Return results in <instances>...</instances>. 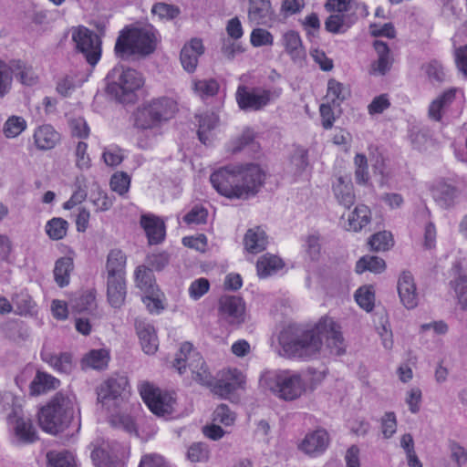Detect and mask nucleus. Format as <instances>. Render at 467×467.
<instances>
[{"mask_svg": "<svg viewBox=\"0 0 467 467\" xmlns=\"http://www.w3.org/2000/svg\"><path fill=\"white\" fill-rule=\"evenodd\" d=\"M238 169V199H248L254 196L262 187L265 173L257 164L237 165Z\"/></svg>", "mask_w": 467, "mask_h": 467, "instance_id": "6e6552de", "label": "nucleus"}, {"mask_svg": "<svg viewBox=\"0 0 467 467\" xmlns=\"http://www.w3.org/2000/svg\"><path fill=\"white\" fill-rule=\"evenodd\" d=\"M291 163L296 167V172L304 171L308 165L307 150L303 148L296 149L291 157Z\"/></svg>", "mask_w": 467, "mask_h": 467, "instance_id": "774afa93", "label": "nucleus"}, {"mask_svg": "<svg viewBox=\"0 0 467 467\" xmlns=\"http://www.w3.org/2000/svg\"><path fill=\"white\" fill-rule=\"evenodd\" d=\"M160 296L161 295L159 289L154 291L152 294H146L145 296L142 297V301L150 313L159 314L165 308L162 299Z\"/></svg>", "mask_w": 467, "mask_h": 467, "instance_id": "680f3d73", "label": "nucleus"}, {"mask_svg": "<svg viewBox=\"0 0 467 467\" xmlns=\"http://www.w3.org/2000/svg\"><path fill=\"white\" fill-rule=\"evenodd\" d=\"M173 367L180 374H183L188 368L192 372V378L202 385H211L213 376L207 368V366L201 356L190 342L182 344L179 352L173 362Z\"/></svg>", "mask_w": 467, "mask_h": 467, "instance_id": "0eeeda50", "label": "nucleus"}, {"mask_svg": "<svg viewBox=\"0 0 467 467\" xmlns=\"http://www.w3.org/2000/svg\"><path fill=\"white\" fill-rule=\"evenodd\" d=\"M72 39L86 61L92 67L97 65L101 57L100 37L94 31L80 26L73 32Z\"/></svg>", "mask_w": 467, "mask_h": 467, "instance_id": "1a4fd4ad", "label": "nucleus"}, {"mask_svg": "<svg viewBox=\"0 0 467 467\" xmlns=\"http://www.w3.org/2000/svg\"><path fill=\"white\" fill-rule=\"evenodd\" d=\"M193 90L202 98L213 97L219 90V84L214 79L193 81Z\"/></svg>", "mask_w": 467, "mask_h": 467, "instance_id": "864d4df0", "label": "nucleus"}, {"mask_svg": "<svg viewBox=\"0 0 467 467\" xmlns=\"http://www.w3.org/2000/svg\"><path fill=\"white\" fill-rule=\"evenodd\" d=\"M456 91V88H449L431 103L428 114L431 119L441 120L442 111L453 102Z\"/></svg>", "mask_w": 467, "mask_h": 467, "instance_id": "cd10ccee", "label": "nucleus"}, {"mask_svg": "<svg viewBox=\"0 0 467 467\" xmlns=\"http://www.w3.org/2000/svg\"><path fill=\"white\" fill-rule=\"evenodd\" d=\"M244 244L247 252L258 254L266 248L267 236L260 227L249 229L244 235Z\"/></svg>", "mask_w": 467, "mask_h": 467, "instance_id": "c85d7f7f", "label": "nucleus"}, {"mask_svg": "<svg viewBox=\"0 0 467 467\" xmlns=\"http://www.w3.org/2000/svg\"><path fill=\"white\" fill-rule=\"evenodd\" d=\"M140 394L155 415L165 416L172 413L174 399L171 394L162 392L149 383L140 385Z\"/></svg>", "mask_w": 467, "mask_h": 467, "instance_id": "9b49d317", "label": "nucleus"}, {"mask_svg": "<svg viewBox=\"0 0 467 467\" xmlns=\"http://www.w3.org/2000/svg\"><path fill=\"white\" fill-rule=\"evenodd\" d=\"M91 202L96 207L97 212L108 211L113 205V199L102 191H99L97 193H92Z\"/></svg>", "mask_w": 467, "mask_h": 467, "instance_id": "0e129e2a", "label": "nucleus"}, {"mask_svg": "<svg viewBox=\"0 0 467 467\" xmlns=\"http://www.w3.org/2000/svg\"><path fill=\"white\" fill-rule=\"evenodd\" d=\"M209 288V281L206 278H199L191 284L189 295L192 299L197 300L206 294Z\"/></svg>", "mask_w": 467, "mask_h": 467, "instance_id": "338daca9", "label": "nucleus"}, {"mask_svg": "<svg viewBox=\"0 0 467 467\" xmlns=\"http://www.w3.org/2000/svg\"><path fill=\"white\" fill-rule=\"evenodd\" d=\"M156 44L157 37L152 27L125 28L116 41L115 53L119 57L131 55L145 57L154 52Z\"/></svg>", "mask_w": 467, "mask_h": 467, "instance_id": "20e7f679", "label": "nucleus"}, {"mask_svg": "<svg viewBox=\"0 0 467 467\" xmlns=\"http://www.w3.org/2000/svg\"><path fill=\"white\" fill-rule=\"evenodd\" d=\"M260 386L265 390L284 400L298 399L305 391V382L300 373L290 369H275L264 372L260 377Z\"/></svg>", "mask_w": 467, "mask_h": 467, "instance_id": "7ed1b4c3", "label": "nucleus"}, {"mask_svg": "<svg viewBox=\"0 0 467 467\" xmlns=\"http://www.w3.org/2000/svg\"><path fill=\"white\" fill-rule=\"evenodd\" d=\"M11 77L13 75L26 86H33L37 81V76L31 66H27L20 60H12L9 64Z\"/></svg>", "mask_w": 467, "mask_h": 467, "instance_id": "72a5a7b5", "label": "nucleus"}, {"mask_svg": "<svg viewBox=\"0 0 467 467\" xmlns=\"http://www.w3.org/2000/svg\"><path fill=\"white\" fill-rule=\"evenodd\" d=\"M348 229L355 232L366 227L371 221V211L365 204H358L348 216Z\"/></svg>", "mask_w": 467, "mask_h": 467, "instance_id": "58836bf2", "label": "nucleus"}, {"mask_svg": "<svg viewBox=\"0 0 467 467\" xmlns=\"http://www.w3.org/2000/svg\"><path fill=\"white\" fill-rule=\"evenodd\" d=\"M68 223L62 218H53L47 223L46 233L52 240H60L67 234Z\"/></svg>", "mask_w": 467, "mask_h": 467, "instance_id": "49530a36", "label": "nucleus"}, {"mask_svg": "<svg viewBox=\"0 0 467 467\" xmlns=\"http://www.w3.org/2000/svg\"><path fill=\"white\" fill-rule=\"evenodd\" d=\"M207 210L201 206H194L183 217L187 224H201L205 223L207 219Z\"/></svg>", "mask_w": 467, "mask_h": 467, "instance_id": "e2e57ef3", "label": "nucleus"}, {"mask_svg": "<svg viewBox=\"0 0 467 467\" xmlns=\"http://www.w3.org/2000/svg\"><path fill=\"white\" fill-rule=\"evenodd\" d=\"M250 42L254 47L272 46L274 43V36L266 29L257 27L252 31Z\"/></svg>", "mask_w": 467, "mask_h": 467, "instance_id": "6e6d98bb", "label": "nucleus"}, {"mask_svg": "<svg viewBox=\"0 0 467 467\" xmlns=\"http://www.w3.org/2000/svg\"><path fill=\"white\" fill-rule=\"evenodd\" d=\"M140 224L147 234L150 244H157L164 240L165 224L159 217L153 214L141 215Z\"/></svg>", "mask_w": 467, "mask_h": 467, "instance_id": "aec40b11", "label": "nucleus"}, {"mask_svg": "<svg viewBox=\"0 0 467 467\" xmlns=\"http://www.w3.org/2000/svg\"><path fill=\"white\" fill-rule=\"evenodd\" d=\"M176 111L177 103L172 99H156L138 109L135 125L140 130H151L171 119Z\"/></svg>", "mask_w": 467, "mask_h": 467, "instance_id": "423d86ee", "label": "nucleus"}, {"mask_svg": "<svg viewBox=\"0 0 467 467\" xmlns=\"http://www.w3.org/2000/svg\"><path fill=\"white\" fill-rule=\"evenodd\" d=\"M282 44L294 61L302 60L304 58L305 51L297 32L288 31L285 33L282 37Z\"/></svg>", "mask_w": 467, "mask_h": 467, "instance_id": "473e14b6", "label": "nucleus"}, {"mask_svg": "<svg viewBox=\"0 0 467 467\" xmlns=\"http://www.w3.org/2000/svg\"><path fill=\"white\" fill-rule=\"evenodd\" d=\"M340 329V326L333 318L325 317L313 329H285L280 333L278 340L283 355L288 358H310L316 356L321 348L323 338H326L330 352L339 356L346 349Z\"/></svg>", "mask_w": 467, "mask_h": 467, "instance_id": "f257e3e1", "label": "nucleus"}, {"mask_svg": "<svg viewBox=\"0 0 467 467\" xmlns=\"http://www.w3.org/2000/svg\"><path fill=\"white\" fill-rule=\"evenodd\" d=\"M220 317L233 326H239L245 319V305L243 299L236 296H223L219 299Z\"/></svg>", "mask_w": 467, "mask_h": 467, "instance_id": "ddd939ff", "label": "nucleus"}, {"mask_svg": "<svg viewBox=\"0 0 467 467\" xmlns=\"http://www.w3.org/2000/svg\"><path fill=\"white\" fill-rule=\"evenodd\" d=\"M136 330L143 351L153 354L158 348V337L154 327L145 321L136 322Z\"/></svg>", "mask_w": 467, "mask_h": 467, "instance_id": "b1692460", "label": "nucleus"}, {"mask_svg": "<svg viewBox=\"0 0 467 467\" xmlns=\"http://www.w3.org/2000/svg\"><path fill=\"white\" fill-rule=\"evenodd\" d=\"M368 244L373 251H386L393 245L392 234L389 232L383 231L373 234Z\"/></svg>", "mask_w": 467, "mask_h": 467, "instance_id": "8fccbe9b", "label": "nucleus"}, {"mask_svg": "<svg viewBox=\"0 0 467 467\" xmlns=\"http://www.w3.org/2000/svg\"><path fill=\"white\" fill-rule=\"evenodd\" d=\"M454 280L451 282L459 303L462 308H467V262L459 261L451 268Z\"/></svg>", "mask_w": 467, "mask_h": 467, "instance_id": "a211bd4d", "label": "nucleus"}, {"mask_svg": "<svg viewBox=\"0 0 467 467\" xmlns=\"http://www.w3.org/2000/svg\"><path fill=\"white\" fill-rule=\"evenodd\" d=\"M374 48L379 57L378 60L372 64V72L385 75L392 65L389 48L385 42L379 40L374 42Z\"/></svg>", "mask_w": 467, "mask_h": 467, "instance_id": "7c9ffc66", "label": "nucleus"}, {"mask_svg": "<svg viewBox=\"0 0 467 467\" xmlns=\"http://www.w3.org/2000/svg\"><path fill=\"white\" fill-rule=\"evenodd\" d=\"M58 385L59 380L52 375L37 371L30 384V389L32 394L39 395L46 391L57 389Z\"/></svg>", "mask_w": 467, "mask_h": 467, "instance_id": "c9c22d12", "label": "nucleus"}, {"mask_svg": "<svg viewBox=\"0 0 467 467\" xmlns=\"http://www.w3.org/2000/svg\"><path fill=\"white\" fill-rule=\"evenodd\" d=\"M0 413L6 415L8 422H12L14 416L22 414V408L11 392L0 393Z\"/></svg>", "mask_w": 467, "mask_h": 467, "instance_id": "79ce46f5", "label": "nucleus"}, {"mask_svg": "<svg viewBox=\"0 0 467 467\" xmlns=\"http://www.w3.org/2000/svg\"><path fill=\"white\" fill-rule=\"evenodd\" d=\"M126 295L125 277L107 276V298L112 307H121L125 302Z\"/></svg>", "mask_w": 467, "mask_h": 467, "instance_id": "5701e85b", "label": "nucleus"}, {"mask_svg": "<svg viewBox=\"0 0 467 467\" xmlns=\"http://www.w3.org/2000/svg\"><path fill=\"white\" fill-rule=\"evenodd\" d=\"M33 140L37 150H49L59 143L61 136L52 125L43 124L34 130Z\"/></svg>", "mask_w": 467, "mask_h": 467, "instance_id": "f3484780", "label": "nucleus"}, {"mask_svg": "<svg viewBox=\"0 0 467 467\" xmlns=\"http://www.w3.org/2000/svg\"><path fill=\"white\" fill-rule=\"evenodd\" d=\"M349 97L350 89L347 85L335 78L328 80L326 98L334 107H339L341 103Z\"/></svg>", "mask_w": 467, "mask_h": 467, "instance_id": "f704fd0d", "label": "nucleus"}, {"mask_svg": "<svg viewBox=\"0 0 467 467\" xmlns=\"http://www.w3.org/2000/svg\"><path fill=\"white\" fill-rule=\"evenodd\" d=\"M282 267V260L278 256L269 254L261 256L256 264L257 275L261 278H265L275 274Z\"/></svg>", "mask_w": 467, "mask_h": 467, "instance_id": "ea45409f", "label": "nucleus"}, {"mask_svg": "<svg viewBox=\"0 0 467 467\" xmlns=\"http://www.w3.org/2000/svg\"><path fill=\"white\" fill-rule=\"evenodd\" d=\"M12 80L9 64L0 60V98L5 97L10 91Z\"/></svg>", "mask_w": 467, "mask_h": 467, "instance_id": "13d9d810", "label": "nucleus"}, {"mask_svg": "<svg viewBox=\"0 0 467 467\" xmlns=\"http://www.w3.org/2000/svg\"><path fill=\"white\" fill-rule=\"evenodd\" d=\"M109 359V352L105 349H93L87 353L82 360L83 368L103 369L108 366Z\"/></svg>", "mask_w": 467, "mask_h": 467, "instance_id": "a19ab883", "label": "nucleus"}, {"mask_svg": "<svg viewBox=\"0 0 467 467\" xmlns=\"http://www.w3.org/2000/svg\"><path fill=\"white\" fill-rule=\"evenodd\" d=\"M126 262L127 257L121 250H110L106 262L107 276L125 277Z\"/></svg>", "mask_w": 467, "mask_h": 467, "instance_id": "bb28decb", "label": "nucleus"}, {"mask_svg": "<svg viewBox=\"0 0 467 467\" xmlns=\"http://www.w3.org/2000/svg\"><path fill=\"white\" fill-rule=\"evenodd\" d=\"M234 384L235 383H228V381H226L225 372L223 370L220 378L213 385V391L222 398H227L235 391ZM210 386H212V384Z\"/></svg>", "mask_w": 467, "mask_h": 467, "instance_id": "bf43d9fd", "label": "nucleus"}, {"mask_svg": "<svg viewBox=\"0 0 467 467\" xmlns=\"http://www.w3.org/2000/svg\"><path fill=\"white\" fill-rule=\"evenodd\" d=\"M130 184V178L125 172L115 173L110 179V187L112 191L118 192L119 195H124L128 192Z\"/></svg>", "mask_w": 467, "mask_h": 467, "instance_id": "052dcab7", "label": "nucleus"}, {"mask_svg": "<svg viewBox=\"0 0 467 467\" xmlns=\"http://www.w3.org/2000/svg\"><path fill=\"white\" fill-rule=\"evenodd\" d=\"M108 447L102 446L93 450L91 459L96 467H124L115 451H109Z\"/></svg>", "mask_w": 467, "mask_h": 467, "instance_id": "c756f323", "label": "nucleus"}, {"mask_svg": "<svg viewBox=\"0 0 467 467\" xmlns=\"http://www.w3.org/2000/svg\"><path fill=\"white\" fill-rule=\"evenodd\" d=\"M107 91L120 102L129 101V97L144 83L140 72L122 65L114 67L106 77Z\"/></svg>", "mask_w": 467, "mask_h": 467, "instance_id": "39448f33", "label": "nucleus"}, {"mask_svg": "<svg viewBox=\"0 0 467 467\" xmlns=\"http://www.w3.org/2000/svg\"><path fill=\"white\" fill-rule=\"evenodd\" d=\"M347 16L343 13L330 15L325 21V28L332 34H343L349 28Z\"/></svg>", "mask_w": 467, "mask_h": 467, "instance_id": "a18cd8bd", "label": "nucleus"}, {"mask_svg": "<svg viewBox=\"0 0 467 467\" xmlns=\"http://www.w3.org/2000/svg\"><path fill=\"white\" fill-rule=\"evenodd\" d=\"M433 197L441 207L449 208L454 203L457 197V190L455 187L446 183L440 184L433 191Z\"/></svg>", "mask_w": 467, "mask_h": 467, "instance_id": "37998d69", "label": "nucleus"}, {"mask_svg": "<svg viewBox=\"0 0 467 467\" xmlns=\"http://www.w3.org/2000/svg\"><path fill=\"white\" fill-rule=\"evenodd\" d=\"M16 436L26 443L34 442L37 439L36 431L30 419H26L22 414L14 416L12 422Z\"/></svg>", "mask_w": 467, "mask_h": 467, "instance_id": "393cba45", "label": "nucleus"}, {"mask_svg": "<svg viewBox=\"0 0 467 467\" xmlns=\"http://www.w3.org/2000/svg\"><path fill=\"white\" fill-rule=\"evenodd\" d=\"M355 299L358 305L369 312L374 307V293L368 287H360L355 294Z\"/></svg>", "mask_w": 467, "mask_h": 467, "instance_id": "4d7b16f0", "label": "nucleus"}, {"mask_svg": "<svg viewBox=\"0 0 467 467\" xmlns=\"http://www.w3.org/2000/svg\"><path fill=\"white\" fill-rule=\"evenodd\" d=\"M355 179L358 184H366L369 180L367 157L362 153L356 154L354 158Z\"/></svg>", "mask_w": 467, "mask_h": 467, "instance_id": "3c124183", "label": "nucleus"}, {"mask_svg": "<svg viewBox=\"0 0 467 467\" xmlns=\"http://www.w3.org/2000/svg\"><path fill=\"white\" fill-rule=\"evenodd\" d=\"M385 268V261L379 256L366 255L361 257L356 264V272L358 274H362L365 271L379 274L384 271Z\"/></svg>", "mask_w": 467, "mask_h": 467, "instance_id": "c03bdc74", "label": "nucleus"}, {"mask_svg": "<svg viewBox=\"0 0 467 467\" xmlns=\"http://www.w3.org/2000/svg\"><path fill=\"white\" fill-rule=\"evenodd\" d=\"M238 169L237 165H227L212 173L210 177L213 187L227 198L238 199Z\"/></svg>", "mask_w": 467, "mask_h": 467, "instance_id": "f8f14e48", "label": "nucleus"}, {"mask_svg": "<svg viewBox=\"0 0 467 467\" xmlns=\"http://www.w3.org/2000/svg\"><path fill=\"white\" fill-rule=\"evenodd\" d=\"M198 118V138L202 143L207 145L212 141V130L217 126L219 118L214 112H205Z\"/></svg>", "mask_w": 467, "mask_h": 467, "instance_id": "2f4dec72", "label": "nucleus"}, {"mask_svg": "<svg viewBox=\"0 0 467 467\" xmlns=\"http://www.w3.org/2000/svg\"><path fill=\"white\" fill-rule=\"evenodd\" d=\"M73 268L74 263L71 257L64 256L56 261L54 278L58 286L64 287L69 284V277Z\"/></svg>", "mask_w": 467, "mask_h": 467, "instance_id": "4c0bfd02", "label": "nucleus"}, {"mask_svg": "<svg viewBox=\"0 0 467 467\" xmlns=\"http://www.w3.org/2000/svg\"><path fill=\"white\" fill-rule=\"evenodd\" d=\"M204 52L202 42L199 38H192L188 44L184 45L181 51L180 59L182 67L187 72H193L198 65V59Z\"/></svg>", "mask_w": 467, "mask_h": 467, "instance_id": "6ab92c4d", "label": "nucleus"}, {"mask_svg": "<svg viewBox=\"0 0 467 467\" xmlns=\"http://www.w3.org/2000/svg\"><path fill=\"white\" fill-rule=\"evenodd\" d=\"M328 445V434L325 430H317L304 439L301 448L307 454L322 452Z\"/></svg>", "mask_w": 467, "mask_h": 467, "instance_id": "a878e982", "label": "nucleus"}, {"mask_svg": "<svg viewBox=\"0 0 467 467\" xmlns=\"http://www.w3.org/2000/svg\"><path fill=\"white\" fill-rule=\"evenodd\" d=\"M47 456L48 467H75L74 456L69 451H50Z\"/></svg>", "mask_w": 467, "mask_h": 467, "instance_id": "de8ad7c7", "label": "nucleus"}, {"mask_svg": "<svg viewBox=\"0 0 467 467\" xmlns=\"http://www.w3.org/2000/svg\"><path fill=\"white\" fill-rule=\"evenodd\" d=\"M280 92L263 88L248 89L244 86L237 88L235 97L239 108L244 111H258L264 109L269 102L278 98Z\"/></svg>", "mask_w": 467, "mask_h": 467, "instance_id": "9d476101", "label": "nucleus"}, {"mask_svg": "<svg viewBox=\"0 0 467 467\" xmlns=\"http://www.w3.org/2000/svg\"><path fill=\"white\" fill-rule=\"evenodd\" d=\"M75 397L57 392L38 413L43 431L57 434L65 431L74 419Z\"/></svg>", "mask_w": 467, "mask_h": 467, "instance_id": "f03ea898", "label": "nucleus"}, {"mask_svg": "<svg viewBox=\"0 0 467 467\" xmlns=\"http://www.w3.org/2000/svg\"><path fill=\"white\" fill-rule=\"evenodd\" d=\"M151 12L160 18L172 19L179 14V9L171 5L157 3L152 6Z\"/></svg>", "mask_w": 467, "mask_h": 467, "instance_id": "69168bd1", "label": "nucleus"}, {"mask_svg": "<svg viewBox=\"0 0 467 467\" xmlns=\"http://www.w3.org/2000/svg\"><path fill=\"white\" fill-rule=\"evenodd\" d=\"M332 190L335 198L339 204L350 208L355 201L356 195L351 180L348 177L339 176L333 182Z\"/></svg>", "mask_w": 467, "mask_h": 467, "instance_id": "412c9836", "label": "nucleus"}, {"mask_svg": "<svg viewBox=\"0 0 467 467\" xmlns=\"http://www.w3.org/2000/svg\"><path fill=\"white\" fill-rule=\"evenodd\" d=\"M128 386V379L125 377L109 378L103 381L97 388L98 400L106 403L117 399Z\"/></svg>", "mask_w": 467, "mask_h": 467, "instance_id": "dca6fc26", "label": "nucleus"}, {"mask_svg": "<svg viewBox=\"0 0 467 467\" xmlns=\"http://www.w3.org/2000/svg\"><path fill=\"white\" fill-rule=\"evenodd\" d=\"M248 21L256 26H268L275 20L270 0H249Z\"/></svg>", "mask_w": 467, "mask_h": 467, "instance_id": "2eb2a0df", "label": "nucleus"}, {"mask_svg": "<svg viewBox=\"0 0 467 467\" xmlns=\"http://www.w3.org/2000/svg\"><path fill=\"white\" fill-rule=\"evenodd\" d=\"M209 453L206 443L194 442L190 446L187 457L192 462H205L209 459Z\"/></svg>", "mask_w": 467, "mask_h": 467, "instance_id": "5fc2aeb1", "label": "nucleus"}, {"mask_svg": "<svg viewBox=\"0 0 467 467\" xmlns=\"http://www.w3.org/2000/svg\"><path fill=\"white\" fill-rule=\"evenodd\" d=\"M398 293L402 305L408 309L418 306L419 295L414 277L409 271H403L398 279Z\"/></svg>", "mask_w": 467, "mask_h": 467, "instance_id": "4468645a", "label": "nucleus"}, {"mask_svg": "<svg viewBox=\"0 0 467 467\" xmlns=\"http://www.w3.org/2000/svg\"><path fill=\"white\" fill-rule=\"evenodd\" d=\"M135 281L137 286L145 294H152L154 291L159 290L152 270L145 265H140L136 268Z\"/></svg>", "mask_w": 467, "mask_h": 467, "instance_id": "e433bc0d", "label": "nucleus"}, {"mask_svg": "<svg viewBox=\"0 0 467 467\" xmlns=\"http://www.w3.org/2000/svg\"><path fill=\"white\" fill-rule=\"evenodd\" d=\"M41 358L58 373L70 374L75 368L72 355L68 352L57 354L43 350Z\"/></svg>", "mask_w": 467, "mask_h": 467, "instance_id": "4be33fe9", "label": "nucleus"}, {"mask_svg": "<svg viewBox=\"0 0 467 467\" xmlns=\"http://www.w3.org/2000/svg\"><path fill=\"white\" fill-rule=\"evenodd\" d=\"M73 308L78 312H89L96 307L94 292L87 291L72 301Z\"/></svg>", "mask_w": 467, "mask_h": 467, "instance_id": "603ef678", "label": "nucleus"}, {"mask_svg": "<svg viewBox=\"0 0 467 467\" xmlns=\"http://www.w3.org/2000/svg\"><path fill=\"white\" fill-rule=\"evenodd\" d=\"M26 129V121L23 117L11 116L4 125V133L7 138H16Z\"/></svg>", "mask_w": 467, "mask_h": 467, "instance_id": "09e8293b", "label": "nucleus"}]
</instances>
